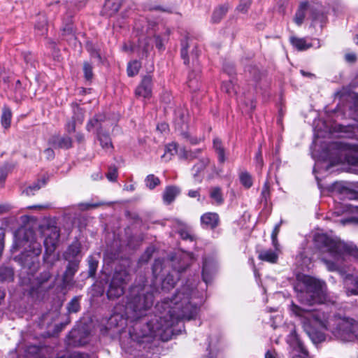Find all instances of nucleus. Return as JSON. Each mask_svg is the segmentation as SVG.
<instances>
[{"label": "nucleus", "instance_id": "nucleus-27", "mask_svg": "<svg viewBox=\"0 0 358 358\" xmlns=\"http://www.w3.org/2000/svg\"><path fill=\"white\" fill-rule=\"evenodd\" d=\"M308 3L307 2H303L301 3L299 8L297 9L295 16L294 18V22L298 25L300 26L303 22V20L306 16V11L308 9Z\"/></svg>", "mask_w": 358, "mask_h": 358}, {"label": "nucleus", "instance_id": "nucleus-33", "mask_svg": "<svg viewBox=\"0 0 358 358\" xmlns=\"http://www.w3.org/2000/svg\"><path fill=\"white\" fill-rule=\"evenodd\" d=\"M213 148L217 155L218 161L220 163H224L226 160L225 150L222 145V142L219 138L213 140Z\"/></svg>", "mask_w": 358, "mask_h": 358}, {"label": "nucleus", "instance_id": "nucleus-47", "mask_svg": "<svg viewBox=\"0 0 358 358\" xmlns=\"http://www.w3.org/2000/svg\"><path fill=\"white\" fill-rule=\"evenodd\" d=\"M270 199V189L268 182H266L262 187L260 200L261 202H264L265 205H267L268 201Z\"/></svg>", "mask_w": 358, "mask_h": 358}, {"label": "nucleus", "instance_id": "nucleus-62", "mask_svg": "<svg viewBox=\"0 0 358 358\" xmlns=\"http://www.w3.org/2000/svg\"><path fill=\"white\" fill-rule=\"evenodd\" d=\"M75 139L77 141V143H83L85 140V135L80 131L76 132V134H75Z\"/></svg>", "mask_w": 358, "mask_h": 358}, {"label": "nucleus", "instance_id": "nucleus-15", "mask_svg": "<svg viewBox=\"0 0 358 358\" xmlns=\"http://www.w3.org/2000/svg\"><path fill=\"white\" fill-rule=\"evenodd\" d=\"M215 271V260L212 258H205L203 262L202 278L206 285L211 282Z\"/></svg>", "mask_w": 358, "mask_h": 358}, {"label": "nucleus", "instance_id": "nucleus-32", "mask_svg": "<svg viewBox=\"0 0 358 358\" xmlns=\"http://www.w3.org/2000/svg\"><path fill=\"white\" fill-rule=\"evenodd\" d=\"M209 196L217 205H220L224 202L222 189L219 187H211L210 189Z\"/></svg>", "mask_w": 358, "mask_h": 358}, {"label": "nucleus", "instance_id": "nucleus-42", "mask_svg": "<svg viewBox=\"0 0 358 358\" xmlns=\"http://www.w3.org/2000/svg\"><path fill=\"white\" fill-rule=\"evenodd\" d=\"M145 186L150 189H154L160 184V180L154 174H149L145 179Z\"/></svg>", "mask_w": 358, "mask_h": 358}, {"label": "nucleus", "instance_id": "nucleus-22", "mask_svg": "<svg viewBox=\"0 0 358 358\" xmlns=\"http://www.w3.org/2000/svg\"><path fill=\"white\" fill-rule=\"evenodd\" d=\"M81 246L79 242L75 241L72 243L64 253V258L66 261L80 260L78 257L80 253Z\"/></svg>", "mask_w": 358, "mask_h": 358}, {"label": "nucleus", "instance_id": "nucleus-34", "mask_svg": "<svg viewBox=\"0 0 358 358\" xmlns=\"http://www.w3.org/2000/svg\"><path fill=\"white\" fill-rule=\"evenodd\" d=\"M208 164V158H203L200 159L192 168V174L194 178H196L199 177V174L204 171Z\"/></svg>", "mask_w": 358, "mask_h": 358}, {"label": "nucleus", "instance_id": "nucleus-55", "mask_svg": "<svg viewBox=\"0 0 358 358\" xmlns=\"http://www.w3.org/2000/svg\"><path fill=\"white\" fill-rule=\"evenodd\" d=\"M255 159L257 166H258L259 169H262L264 165V160L262 157V151L260 150V149L257 152Z\"/></svg>", "mask_w": 358, "mask_h": 358}, {"label": "nucleus", "instance_id": "nucleus-60", "mask_svg": "<svg viewBox=\"0 0 358 358\" xmlns=\"http://www.w3.org/2000/svg\"><path fill=\"white\" fill-rule=\"evenodd\" d=\"M44 154L48 159H52L55 157V152L52 148H47L44 150Z\"/></svg>", "mask_w": 358, "mask_h": 358}, {"label": "nucleus", "instance_id": "nucleus-13", "mask_svg": "<svg viewBox=\"0 0 358 358\" xmlns=\"http://www.w3.org/2000/svg\"><path fill=\"white\" fill-rule=\"evenodd\" d=\"M343 284L348 296H358V272L344 275Z\"/></svg>", "mask_w": 358, "mask_h": 358}, {"label": "nucleus", "instance_id": "nucleus-20", "mask_svg": "<svg viewBox=\"0 0 358 358\" xmlns=\"http://www.w3.org/2000/svg\"><path fill=\"white\" fill-rule=\"evenodd\" d=\"M49 144L54 148L68 150L73 147L72 138L69 136H53L49 140Z\"/></svg>", "mask_w": 358, "mask_h": 358}, {"label": "nucleus", "instance_id": "nucleus-28", "mask_svg": "<svg viewBox=\"0 0 358 358\" xmlns=\"http://www.w3.org/2000/svg\"><path fill=\"white\" fill-rule=\"evenodd\" d=\"M291 44L298 50H306L311 47V44L308 43L304 38L292 36L289 38Z\"/></svg>", "mask_w": 358, "mask_h": 358}, {"label": "nucleus", "instance_id": "nucleus-54", "mask_svg": "<svg viewBox=\"0 0 358 358\" xmlns=\"http://www.w3.org/2000/svg\"><path fill=\"white\" fill-rule=\"evenodd\" d=\"M340 222L343 225H346V224H358V217L351 215L346 218H342L340 220Z\"/></svg>", "mask_w": 358, "mask_h": 358}, {"label": "nucleus", "instance_id": "nucleus-59", "mask_svg": "<svg viewBox=\"0 0 358 358\" xmlns=\"http://www.w3.org/2000/svg\"><path fill=\"white\" fill-rule=\"evenodd\" d=\"M71 358H90L89 355L84 352H75L71 354Z\"/></svg>", "mask_w": 358, "mask_h": 358}, {"label": "nucleus", "instance_id": "nucleus-39", "mask_svg": "<svg viewBox=\"0 0 358 358\" xmlns=\"http://www.w3.org/2000/svg\"><path fill=\"white\" fill-rule=\"evenodd\" d=\"M103 120L101 115H96L92 119H90L86 125V129L88 131H92L94 128H97L98 130H101L100 128L101 122Z\"/></svg>", "mask_w": 358, "mask_h": 358}, {"label": "nucleus", "instance_id": "nucleus-2", "mask_svg": "<svg viewBox=\"0 0 358 358\" xmlns=\"http://www.w3.org/2000/svg\"><path fill=\"white\" fill-rule=\"evenodd\" d=\"M289 309L299 319L305 331L315 343H320L325 338L320 330L331 332L336 339L342 341L355 340L354 327L356 321L352 319L338 317L323 309H304L293 302Z\"/></svg>", "mask_w": 358, "mask_h": 358}, {"label": "nucleus", "instance_id": "nucleus-26", "mask_svg": "<svg viewBox=\"0 0 358 358\" xmlns=\"http://www.w3.org/2000/svg\"><path fill=\"white\" fill-rule=\"evenodd\" d=\"M97 138L100 142L102 148L107 151L113 150V144L109 135L106 133H103L101 130L97 131Z\"/></svg>", "mask_w": 358, "mask_h": 358}, {"label": "nucleus", "instance_id": "nucleus-57", "mask_svg": "<svg viewBox=\"0 0 358 358\" xmlns=\"http://www.w3.org/2000/svg\"><path fill=\"white\" fill-rule=\"evenodd\" d=\"M188 196L190 198H196L198 201H201L200 189H190L187 193Z\"/></svg>", "mask_w": 358, "mask_h": 358}, {"label": "nucleus", "instance_id": "nucleus-1", "mask_svg": "<svg viewBox=\"0 0 358 358\" xmlns=\"http://www.w3.org/2000/svg\"><path fill=\"white\" fill-rule=\"evenodd\" d=\"M202 296L188 285L177 289L171 298L167 297L155 306L157 314L148 322H137L129 329V338L136 345L149 343L157 338L162 341L172 339L182 333V320H194L203 303Z\"/></svg>", "mask_w": 358, "mask_h": 358}, {"label": "nucleus", "instance_id": "nucleus-45", "mask_svg": "<svg viewBox=\"0 0 358 358\" xmlns=\"http://www.w3.org/2000/svg\"><path fill=\"white\" fill-rule=\"evenodd\" d=\"M13 91L16 100H20L23 97L24 89L20 80H16L13 87Z\"/></svg>", "mask_w": 358, "mask_h": 358}, {"label": "nucleus", "instance_id": "nucleus-40", "mask_svg": "<svg viewBox=\"0 0 358 358\" xmlns=\"http://www.w3.org/2000/svg\"><path fill=\"white\" fill-rule=\"evenodd\" d=\"M141 67V64L138 60H134L128 64L127 66V75L129 77H133L138 73Z\"/></svg>", "mask_w": 358, "mask_h": 358}, {"label": "nucleus", "instance_id": "nucleus-9", "mask_svg": "<svg viewBox=\"0 0 358 358\" xmlns=\"http://www.w3.org/2000/svg\"><path fill=\"white\" fill-rule=\"evenodd\" d=\"M59 230L57 227H52L48 229L44 239V261L48 262V259L53 255L59 239Z\"/></svg>", "mask_w": 358, "mask_h": 358}, {"label": "nucleus", "instance_id": "nucleus-38", "mask_svg": "<svg viewBox=\"0 0 358 358\" xmlns=\"http://www.w3.org/2000/svg\"><path fill=\"white\" fill-rule=\"evenodd\" d=\"M201 152L200 149H196L194 151L192 150H187L184 148H180L178 152V155L180 158L184 159H193L199 155Z\"/></svg>", "mask_w": 358, "mask_h": 358}, {"label": "nucleus", "instance_id": "nucleus-43", "mask_svg": "<svg viewBox=\"0 0 358 358\" xmlns=\"http://www.w3.org/2000/svg\"><path fill=\"white\" fill-rule=\"evenodd\" d=\"M80 296L73 297L67 304V310L69 313H77L80 308Z\"/></svg>", "mask_w": 358, "mask_h": 358}, {"label": "nucleus", "instance_id": "nucleus-41", "mask_svg": "<svg viewBox=\"0 0 358 358\" xmlns=\"http://www.w3.org/2000/svg\"><path fill=\"white\" fill-rule=\"evenodd\" d=\"M239 179L242 185L247 189L251 187L253 184L252 176L248 171L241 172Z\"/></svg>", "mask_w": 358, "mask_h": 358}, {"label": "nucleus", "instance_id": "nucleus-4", "mask_svg": "<svg viewBox=\"0 0 358 358\" xmlns=\"http://www.w3.org/2000/svg\"><path fill=\"white\" fill-rule=\"evenodd\" d=\"M157 291L158 288L154 289L144 283L134 285L129 289L125 304H122L126 316L134 320L145 316L153 306L154 292Z\"/></svg>", "mask_w": 358, "mask_h": 358}, {"label": "nucleus", "instance_id": "nucleus-6", "mask_svg": "<svg viewBox=\"0 0 358 358\" xmlns=\"http://www.w3.org/2000/svg\"><path fill=\"white\" fill-rule=\"evenodd\" d=\"M329 149L334 150L337 163H347L358 167V145L333 142L329 145Z\"/></svg>", "mask_w": 358, "mask_h": 358}, {"label": "nucleus", "instance_id": "nucleus-46", "mask_svg": "<svg viewBox=\"0 0 358 358\" xmlns=\"http://www.w3.org/2000/svg\"><path fill=\"white\" fill-rule=\"evenodd\" d=\"M88 266H89V276L94 277L96 274L97 266H98V261L95 259L94 257L90 256L88 257Z\"/></svg>", "mask_w": 358, "mask_h": 358}, {"label": "nucleus", "instance_id": "nucleus-52", "mask_svg": "<svg viewBox=\"0 0 358 358\" xmlns=\"http://www.w3.org/2000/svg\"><path fill=\"white\" fill-rule=\"evenodd\" d=\"M107 178L112 182H115L117 178V170L115 166H110L106 174Z\"/></svg>", "mask_w": 358, "mask_h": 358}, {"label": "nucleus", "instance_id": "nucleus-14", "mask_svg": "<svg viewBox=\"0 0 358 358\" xmlns=\"http://www.w3.org/2000/svg\"><path fill=\"white\" fill-rule=\"evenodd\" d=\"M84 120V113L83 110L76 107L73 110V116L69 119L64 124V130L68 134H71L76 131V124H82Z\"/></svg>", "mask_w": 358, "mask_h": 358}, {"label": "nucleus", "instance_id": "nucleus-56", "mask_svg": "<svg viewBox=\"0 0 358 358\" xmlns=\"http://www.w3.org/2000/svg\"><path fill=\"white\" fill-rule=\"evenodd\" d=\"M181 135L182 136V137L188 140L189 141V143L193 145H196L199 143V139L197 138L190 136V135L187 132H185V131L182 132Z\"/></svg>", "mask_w": 358, "mask_h": 358}, {"label": "nucleus", "instance_id": "nucleus-44", "mask_svg": "<svg viewBox=\"0 0 358 358\" xmlns=\"http://www.w3.org/2000/svg\"><path fill=\"white\" fill-rule=\"evenodd\" d=\"M176 121H177L178 124H181L182 126L187 122V111L185 109H178L175 112Z\"/></svg>", "mask_w": 358, "mask_h": 358}, {"label": "nucleus", "instance_id": "nucleus-35", "mask_svg": "<svg viewBox=\"0 0 358 358\" xmlns=\"http://www.w3.org/2000/svg\"><path fill=\"white\" fill-rule=\"evenodd\" d=\"M339 127L341 132L346 134V137L350 138H358V136L356 134L357 131L358 130V125L357 124L347 126L340 125Z\"/></svg>", "mask_w": 358, "mask_h": 358}, {"label": "nucleus", "instance_id": "nucleus-31", "mask_svg": "<svg viewBox=\"0 0 358 358\" xmlns=\"http://www.w3.org/2000/svg\"><path fill=\"white\" fill-rule=\"evenodd\" d=\"M11 118V110L8 106H4L1 117V124L4 129H7L10 127Z\"/></svg>", "mask_w": 358, "mask_h": 358}, {"label": "nucleus", "instance_id": "nucleus-49", "mask_svg": "<svg viewBox=\"0 0 358 358\" xmlns=\"http://www.w3.org/2000/svg\"><path fill=\"white\" fill-rule=\"evenodd\" d=\"M178 145L176 143H171L166 145V150H165V154L162 156V157H166L167 155L169 154V157H167L168 159H171V157L178 153Z\"/></svg>", "mask_w": 358, "mask_h": 358}, {"label": "nucleus", "instance_id": "nucleus-12", "mask_svg": "<svg viewBox=\"0 0 358 358\" xmlns=\"http://www.w3.org/2000/svg\"><path fill=\"white\" fill-rule=\"evenodd\" d=\"M116 312L114 313L107 321V328L112 329L113 327H122L124 324L125 320L129 319L124 313V307L118 304L115 307Z\"/></svg>", "mask_w": 358, "mask_h": 358}, {"label": "nucleus", "instance_id": "nucleus-58", "mask_svg": "<svg viewBox=\"0 0 358 358\" xmlns=\"http://www.w3.org/2000/svg\"><path fill=\"white\" fill-rule=\"evenodd\" d=\"M180 237L184 239V240H188L189 239L190 241H193L194 240V238H193V236L191 235L188 231H185V230H181L180 231Z\"/></svg>", "mask_w": 358, "mask_h": 358}, {"label": "nucleus", "instance_id": "nucleus-48", "mask_svg": "<svg viewBox=\"0 0 358 358\" xmlns=\"http://www.w3.org/2000/svg\"><path fill=\"white\" fill-rule=\"evenodd\" d=\"M181 50H180V55L181 57L183 59V62L185 64H189V57L187 55V49H188V43L187 39H184L181 41Z\"/></svg>", "mask_w": 358, "mask_h": 358}, {"label": "nucleus", "instance_id": "nucleus-51", "mask_svg": "<svg viewBox=\"0 0 358 358\" xmlns=\"http://www.w3.org/2000/svg\"><path fill=\"white\" fill-rule=\"evenodd\" d=\"M251 5V0H240L236 9L241 13H246Z\"/></svg>", "mask_w": 358, "mask_h": 358}, {"label": "nucleus", "instance_id": "nucleus-23", "mask_svg": "<svg viewBox=\"0 0 358 358\" xmlns=\"http://www.w3.org/2000/svg\"><path fill=\"white\" fill-rule=\"evenodd\" d=\"M180 193V189L177 186L169 185L166 187L162 195L164 202L167 205L171 204Z\"/></svg>", "mask_w": 358, "mask_h": 358}, {"label": "nucleus", "instance_id": "nucleus-17", "mask_svg": "<svg viewBox=\"0 0 358 358\" xmlns=\"http://www.w3.org/2000/svg\"><path fill=\"white\" fill-rule=\"evenodd\" d=\"M200 220L203 229H215L220 224V216L216 213H205L201 216Z\"/></svg>", "mask_w": 358, "mask_h": 358}, {"label": "nucleus", "instance_id": "nucleus-10", "mask_svg": "<svg viewBox=\"0 0 358 358\" xmlns=\"http://www.w3.org/2000/svg\"><path fill=\"white\" fill-rule=\"evenodd\" d=\"M191 57L195 69L188 75L187 85L192 91H196L200 89L201 69L198 62V51L196 48L194 50L192 51Z\"/></svg>", "mask_w": 358, "mask_h": 358}, {"label": "nucleus", "instance_id": "nucleus-29", "mask_svg": "<svg viewBox=\"0 0 358 358\" xmlns=\"http://www.w3.org/2000/svg\"><path fill=\"white\" fill-rule=\"evenodd\" d=\"M228 11V6L227 5H222L216 8L211 17L212 23H218L222 17L227 14Z\"/></svg>", "mask_w": 358, "mask_h": 358}, {"label": "nucleus", "instance_id": "nucleus-61", "mask_svg": "<svg viewBox=\"0 0 358 358\" xmlns=\"http://www.w3.org/2000/svg\"><path fill=\"white\" fill-rule=\"evenodd\" d=\"M155 45L159 50L164 48V42L162 38L159 36H156L155 38Z\"/></svg>", "mask_w": 358, "mask_h": 358}, {"label": "nucleus", "instance_id": "nucleus-7", "mask_svg": "<svg viewBox=\"0 0 358 358\" xmlns=\"http://www.w3.org/2000/svg\"><path fill=\"white\" fill-rule=\"evenodd\" d=\"M129 280V275L126 270L115 271L107 290L108 299L115 300L122 296Z\"/></svg>", "mask_w": 358, "mask_h": 358}, {"label": "nucleus", "instance_id": "nucleus-37", "mask_svg": "<svg viewBox=\"0 0 358 358\" xmlns=\"http://www.w3.org/2000/svg\"><path fill=\"white\" fill-rule=\"evenodd\" d=\"M246 74H248V76L252 79L255 82H257L261 79L262 72L260 70L255 66H248L245 69Z\"/></svg>", "mask_w": 358, "mask_h": 358}, {"label": "nucleus", "instance_id": "nucleus-18", "mask_svg": "<svg viewBox=\"0 0 358 358\" xmlns=\"http://www.w3.org/2000/svg\"><path fill=\"white\" fill-rule=\"evenodd\" d=\"M30 250L27 254H22V259H24V266H29V263H27V259L31 257V264L35 266L36 263H38L37 257L41 255L42 249L41 244L36 241L31 242L29 245Z\"/></svg>", "mask_w": 358, "mask_h": 358}, {"label": "nucleus", "instance_id": "nucleus-30", "mask_svg": "<svg viewBox=\"0 0 358 358\" xmlns=\"http://www.w3.org/2000/svg\"><path fill=\"white\" fill-rule=\"evenodd\" d=\"M47 25L48 22L46 17L44 15H40L35 24V29L37 34L41 36L45 35L48 31Z\"/></svg>", "mask_w": 358, "mask_h": 358}, {"label": "nucleus", "instance_id": "nucleus-16", "mask_svg": "<svg viewBox=\"0 0 358 358\" xmlns=\"http://www.w3.org/2000/svg\"><path fill=\"white\" fill-rule=\"evenodd\" d=\"M66 269L62 276V282L65 287L72 285L74 275L79 268L80 260L68 261Z\"/></svg>", "mask_w": 358, "mask_h": 358}, {"label": "nucleus", "instance_id": "nucleus-24", "mask_svg": "<svg viewBox=\"0 0 358 358\" xmlns=\"http://www.w3.org/2000/svg\"><path fill=\"white\" fill-rule=\"evenodd\" d=\"M337 188L343 197L350 200H358V192L352 189L348 185L338 184Z\"/></svg>", "mask_w": 358, "mask_h": 358}, {"label": "nucleus", "instance_id": "nucleus-64", "mask_svg": "<svg viewBox=\"0 0 358 358\" xmlns=\"http://www.w3.org/2000/svg\"><path fill=\"white\" fill-rule=\"evenodd\" d=\"M345 58L349 62H354L356 61V55L354 53H348L345 55Z\"/></svg>", "mask_w": 358, "mask_h": 358}, {"label": "nucleus", "instance_id": "nucleus-19", "mask_svg": "<svg viewBox=\"0 0 358 358\" xmlns=\"http://www.w3.org/2000/svg\"><path fill=\"white\" fill-rule=\"evenodd\" d=\"M152 89V77L149 75L143 78L140 85L136 89V94L144 98H148L151 96Z\"/></svg>", "mask_w": 358, "mask_h": 358}, {"label": "nucleus", "instance_id": "nucleus-3", "mask_svg": "<svg viewBox=\"0 0 358 358\" xmlns=\"http://www.w3.org/2000/svg\"><path fill=\"white\" fill-rule=\"evenodd\" d=\"M314 241L318 248L328 252L329 258L322 257L321 260L330 271H341L348 256L358 260V248L351 242L341 241L324 234H316Z\"/></svg>", "mask_w": 358, "mask_h": 358}, {"label": "nucleus", "instance_id": "nucleus-8", "mask_svg": "<svg viewBox=\"0 0 358 358\" xmlns=\"http://www.w3.org/2000/svg\"><path fill=\"white\" fill-rule=\"evenodd\" d=\"M152 269L155 278L153 285H152L154 289L158 288L159 290L161 289L164 292H168L174 287L177 280H178V275L174 276L171 273H168L165 278H159V275L163 270V262L162 260H155L152 265Z\"/></svg>", "mask_w": 358, "mask_h": 358}, {"label": "nucleus", "instance_id": "nucleus-53", "mask_svg": "<svg viewBox=\"0 0 358 358\" xmlns=\"http://www.w3.org/2000/svg\"><path fill=\"white\" fill-rule=\"evenodd\" d=\"M40 188L41 186L38 183H34L27 187L23 191V194H25L27 196L34 195L35 192L38 191Z\"/></svg>", "mask_w": 358, "mask_h": 358}, {"label": "nucleus", "instance_id": "nucleus-63", "mask_svg": "<svg viewBox=\"0 0 358 358\" xmlns=\"http://www.w3.org/2000/svg\"><path fill=\"white\" fill-rule=\"evenodd\" d=\"M281 224H282V220L275 226V227L272 231V234H271V239H275V236H278Z\"/></svg>", "mask_w": 358, "mask_h": 358}, {"label": "nucleus", "instance_id": "nucleus-50", "mask_svg": "<svg viewBox=\"0 0 358 358\" xmlns=\"http://www.w3.org/2000/svg\"><path fill=\"white\" fill-rule=\"evenodd\" d=\"M83 72L85 78L87 80L90 81L93 78L92 66L88 62H85L83 64Z\"/></svg>", "mask_w": 358, "mask_h": 358}, {"label": "nucleus", "instance_id": "nucleus-21", "mask_svg": "<svg viewBox=\"0 0 358 358\" xmlns=\"http://www.w3.org/2000/svg\"><path fill=\"white\" fill-rule=\"evenodd\" d=\"M258 259L270 264H275L278 260L279 253L271 248L262 249L257 251Z\"/></svg>", "mask_w": 358, "mask_h": 358}, {"label": "nucleus", "instance_id": "nucleus-25", "mask_svg": "<svg viewBox=\"0 0 358 358\" xmlns=\"http://www.w3.org/2000/svg\"><path fill=\"white\" fill-rule=\"evenodd\" d=\"M14 270L10 266L0 267V282H10L14 280Z\"/></svg>", "mask_w": 358, "mask_h": 358}, {"label": "nucleus", "instance_id": "nucleus-11", "mask_svg": "<svg viewBox=\"0 0 358 358\" xmlns=\"http://www.w3.org/2000/svg\"><path fill=\"white\" fill-rule=\"evenodd\" d=\"M287 341L294 352L292 358H309L308 352L300 340L295 330H293L288 335Z\"/></svg>", "mask_w": 358, "mask_h": 358}, {"label": "nucleus", "instance_id": "nucleus-36", "mask_svg": "<svg viewBox=\"0 0 358 358\" xmlns=\"http://www.w3.org/2000/svg\"><path fill=\"white\" fill-rule=\"evenodd\" d=\"M120 7V4L116 0H106L104 5V10L108 12V15L116 13Z\"/></svg>", "mask_w": 358, "mask_h": 358}, {"label": "nucleus", "instance_id": "nucleus-5", "mask_svg": "<svg viewBox=\"0 0 358 358\" xmlns=\"http://www.w3.org/2000/svg\"><path fill=\"white\" fill-rule=\"evenodd\" d=\"M322 285V281L310 275H299L294 286L298 301L308 306L322 303L323 301Z\"/></svg>", "mask_w": 358, "mask_h": 358}]
</instances>
